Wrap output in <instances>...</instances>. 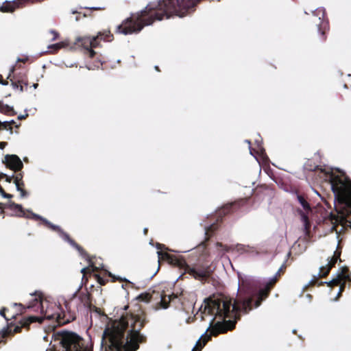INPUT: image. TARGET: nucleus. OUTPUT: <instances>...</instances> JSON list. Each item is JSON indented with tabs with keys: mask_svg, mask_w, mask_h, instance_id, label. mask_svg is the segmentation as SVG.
<instances>
[{
	"mask_svg": "<svg viewBox=\"0 0 351 351\" xmlns=\"http://www.w3.org/2000/svg\"><path fill=\"white\" fill-rule=\"evenodd\" d=\"M249 294L241 300H234V303L226 298L205 299L195 317L206 322L208 326L191 351H200L204 346L210 338L206 335L208 330L210 329L213 335L225 332L234 327V322L231 321L232 319H235L241 313L251 311L254 295L251 292Z\"/></svg>",
	"mask_w": 351,
	"mask_h": 351,
	"instance_id": "f257e3e1",
	"label": "nucleus"
},
{
	"mask_svg": "<svg viewBox=\"0 0 351 351\" xmlns=\"http://www.w3.org/2000/svg\"><path fill=\"white\" fill-rule=\"evenodd\" d=\"M196 0H160L149 3L144 10L132 14L117 27V32L125 35L139 32L144 25H151L154 20L169 19L175 14L184 16L185 12L195 4Z\"/></svg>",
	"mask_w": 351,
	"mask_h": 351,
	"instance_id": "f03ea898",
	"label": "nucleus"
},
{
	"mask_svg": "<svg viewBox=\"0 0 351 351\" xmlns=\"http://www.w3.org/2000/svg\"><path fill=\"white\" fill-rule=\"evenodd\" d=\"M143 326V322L132 315L109 322L104 331L101 351H136L143 340L139 333Z\"/></svg>",
	"mask_w": 351,
	"mask_h": 351,
	"instance_id": "7ed1b4c3",
	"label": "nucleus"
},
{
	"mask_svg": "<svg viewBox=\"0 0 351 351\" xmlns=\"http://www.w3.org/2000/svg\"><path fill=\"white\" fill-rule=\"evenodd\" d=\"M320 179L330 184L335 196L337 215L330 213L332 229L340 224L343 228H351V180L339 171L324 170L318 173Z\"/></svg>",
	"mask_w": 351,
	"mask_h": 351,
	"instance_id": "20e7f679",
	"label": "nucleus"
},
{
	"mask_svg": "<svg viewBox=\"0 0 351 351\" xmlns=\"http://www.w3.org/2000/svg\"><path fill=\"white\" fill-rule=\"evenodd\" d=\"M10 207L11 209H12L14 210L19 211L20 213V214H19V216H20V217H25L27 218H34V219H39L43 220L47 225H48L53 230L58 231L60 233V237H62V238L63 239L68 241L72 246L76 247V249H77V250L79 251L80 254L82 256H84L83 250L79 245H77L73 240H71L67 234L62 232L58 226L51 224L47 220L43 219L40 216L36 215L33 213H31V212H28V213H25V211L23 210L21 205H20V204L12 203L10 204Z\"/></svg>",
	"mask_w": 351,
	"mask_h": 351,
	"instance_id": "39448f33",
	"label": "nucleus"
},
{
	"mask_svg": "<svg viewBox=\"0 0 351 351\" xmlns=\"http://www.w3.org/2000/svg\"><path fill=\"white\" fill-rule=\"evenodd\" d=\"M60 343L62 345V351H92L85 346L84 341L73 332L64 333L61 337Z\"/></svg>",
	"mask_w": 351,
	"mask_h": 351,
	"instance_id": "423d86ee",
	"label": "nucleus"
},
{
	"mask_svg": "<svg viewBox=\"0 0 351 351\" xmlns=\"http://www.w3.org/2000/svg\"><path fill=\"white\" fill-rule=\"evenodd\" d=\"M296 199L299 204V206L296 208V212L303 223L304 234L308 236L311 227L309 217L312 213V209L309 203L302 195L297 193Z\"/></svg>",
	"mask_w": 351,
	"mask_h": 351,
	"instance_id": "0eeeda50",
	"label": "nucleus"
},
{
	"mask_svg": "<svg viewBox=\"0 0 351 351\" xmlns=\"http://www.w3.org/2000/svg\"><path fill=\"white\" fill-rule=\"evenodd\" d=\"M99 36L90 37H78L76 39L75 44L82 46L87 51V54L89 57L93 58L95 55V51L93 48L96 47L98 45L97 39Z\"/></svg>",
	"mask_w": 351,
	"mask_h": 351,
	"instance_id": "6e6552de",
	"label": "nucleus"
},
{
	"mask_svg": "<svg viewBox=\"0 0 351 351\" xmlns=\"http://www.w3.org/2000/svg\"><path fill=\"white\" fill-rule=\"evenodd\" d=\"M46 318L47 319L51 320V319H56L57 323L58 325L64 324L65 323L68 322V320H64L63 318L61 317L60 314L56 313V314H50L47 311L45 313L44 316H30L29 317V321L30 322H38L39 323L43 322V319Z\"/></svg>",
	"mask_w": 351,
	"mask_h": 351,
	"instance_id": "1a4fd4ad",
	"label": "nucleus"
},
{
	"mask_svg": "<svg viewBox=\"0 0 351 351\" xmlns=\"http://www.w3.org/2000/svg\"><path fill=\"white\" fill-rule=\"evenodd\" d=\"M281 269H280L276 273L275 276L271 278L269 281L266 283V288L264 289H261L259 291L257 298L254 302V306L258 307L260 306L261 301L267 296L268 292L270 289V287L276 282L277 280L276 276L279 274Z\"/></svg>",
	"mask_w": 351,
	"mask_h": 351,
	"instance_id": "9d476101",
	"label": "nucleus"
},
{
	"mask_svg": "<svg viewBox=\"0 0 351 351\" xmlns=\"http://www.w3.org/2000/svg\"><path fill=\"white\" fill-rule=\"evenodd\" d=\"M6 165L14 171L20 170L23 167V162L16 155H6L5 157Z\"/></svg>",
	"mask_w": 351,
	"mask_h": 351,
	"instance_id": "9b49d317",
	"label": "nucleus"
},
{
	"mask_svg": "<svg viewBox=\"0 0 351 351\" xmlns=\"http://www.w3.org/2000/svg\"><path fill=\"white\" fill-rule=\"evenodd\" d=\"M33 301L27 306L28 308H33L35 311H40L42 314L44 313V306L43 298L40 293L36 292L34 294Z\"/></svg>",
	"mask_w": 351,
	"mask_h": 351,
	"instance_id": "f8f14e48",
	"label": "nucleus"
},
{
	"mask_svg": "<svg viewBox=\"0 0 351 351\" xmlns=\"http://www.w3.org/2000/svg\"><path fill=\"white\" fill-rule=\"evenodd\" d=\"M313 14L318 17L319 21L322 20L320 23L318 25V29L322 34H324V31L328 28V22L324 20L325 16V10L323 8H318L314 11Z\"/></svg>",
	"mask_w": 351,
	"mask_h": 351,
	"instance_id": "ddd939ff",
	"label": "nucleus"
},
{
	"mask_svg": "<svg viewBox=\"0 0 351 351\" xmlns=\"http://www.w3.org/2000/svg\"><path fill=\"white\" fill-rule=\"evenodd\" d=\"M190 274L195 279L202 280L208 278L210 275L209 268H192L190 269Z\"/></svg>",
	"mask_w": 351,
	"mask_h": 351,
	"instance_id": "4468645a",
	"label": "nucleus"
},
{
	"mask_svg": "<svg viewBox=\"0 0 351 351\" xmlns=\"http://www.w3.org/2000/svg\"><path fill=\"white\" fill-rule=\"evenodd\" d=\"M340 253L335 252L333 257L328 261L326 266H323L320 268L319 275L324 276L328 274L331 267L335 264L337 259L339 258Z\"/></svg>",
	"mask_w": 351,
	"mask_h": 351,
	"instance_id": "2eb2a0df",
	"label": "nucleus"
},
{
	"mask_svg": "<svg viewBox=\"0 0 351 351\" xmlns=\"http://www.w3.org/2000/svg\"><path fill=\"white\" fill-rule=\"evenodd\" d=\"M348 269L346 267L341 268L337 273L336 278H333L328 282V285H339L341 280L349 279L348 275L346 274Z\"/></svg>",
	"mask_w": 351,
	"mask_h": 351,
	"instance_id": "dca6fc26",
	"label": "nucleus"
},
{
	"mask_svg": "<svg viewBox=\"0 0 351 351\" xmlns=\"http://www.w3.org/2000/svg\"><path fill=\"white\" fill-rule=\"evenodd\" d=\"M19 6V0L6 1L1 7V10L5 12H12Z\"/></svg>",
	"mask_w": 351,
	"mask_h": 351,
	"instance_id": "f3484780",
	"label": "nucleus"
},
{
	"mask_svg": "<svg viewBox=\"0 0 351 351\" xmlns=\"http://www.w3.org/2000/svg\"><path fill=\"white\" fill-rule=\"evenodd\" d=\"M246 142L249 144V145H250V141H246ZM256 145H257V149H253L252 150L251 148H250V146H249V148H250V154L252 155V156H254V152H255L256 154H258V155H261V156H263V154H264V149L263 147L261 146V141L258 139H256L255 141Z\"/></svg>",
	"mask_w": 351,
	"mask_h": 351,
	"instance_id": "a211bd4d",
	"label": "nucleus"
},
{
	"mask_svg": "<svg viewBox=\"0 0 351 351\" xmlns=\"http://www.w3.org/2000/svg\"><path fill=\"white\" fill-rule=\"evenodd\" d=\"M0 112L1 113L8 114L10 115L15 114L13 107L0 102Z\"/></svg>",
	"mask_w": 351,
	"mask_h": 351,
	"instance_id": "6ab92c4d",
	"label": "nucleus"
},
{
	"mask_svg": "<svg viewBox=\"0 0 351 351\" xmlns=\"http://www.w3.org/2000/svg\"><path fill=\"white\" fill-rule=\"evenodd\" d=\"M157 254H158L159 261L160 260H167L169 263H172L173 261V258L169 254H167L166 252H162L159 250L157 252Z\"/></svg>",
	"mask_w": 351,
	"mask_h": 351,
	"instance_id": "aec40b11",
	"label": "nucleus"
},
{
	"mask_svg": "<svg viewBox=\"0 0 351 351\" xmlns=\"http://www.w3.org/2000/svg\"><path fill=\"white\" fill-rule=\"evenodd\" d=\"M66 45L64 42H61V43H56V44H53V45H49L48 49L51 52H55V51L59 50L60 49H62V48L64 47Z\"/></svg>",
	"mask_w": 351,
	"mask_h": 351,
	"instance_id": "412c9836",
	"label": "nucleus"
},
{
	"mask_svg": "<svg viewBox=\"0 0 351 351\" xmlns=\"http://www.w3.org/2000/svg\"><path fill=\"white\" fill-rule=\"evenodd\" d=\"M236 247H237V250L241 252L249 253V252H253V247H250L248 245L245 246L242 244H238V245H237Z\"/></svg>",
	"mask_w": 351,
	"mask_h": 351,
	"instance_id": "4be33fe9",
	"label": "nucleus"
},
{
	"mask_svg": "<svg viewBox=\"0 0 351 351\" xmlns=\"http://www.w3.org/2000/svg\"><path fill=\"white\" fill-rule=\"evenodd\" d=\"M99 38H101V39H104L105 41H110L111 40V36L110 32L109 31H104L102 33H99L98 35Z\"/></svg>",
	"mask_w": 351,
	"mask_h": 351,
	"instance_id": "5701e85b",
	"label": "nucleus"
},
{
	"mask_svg": "<svg viewBox=\"0 0 351 351\" xmlns=\"http://www.w3.org/2000/svg\"><path fill=\"white\" fill-rule=\"evenodd\" d=\"M14 183L15 184L16 188L24 185V183L22 181L21 174L16 175L14 178Z\"/></svg>",
	"mask_w": 351,
	"mask_h": 351,
	"instance_id": "b1692460",
	"label": "nucleus"
},
{
	"mask_svg": "<svg viewBox=\"0 0 351 351\" xmlns=\"http://www.w3.org/2000/svg\"><path fill=\"white\" fill-rule=\"evenodd\" d=\"M0 194L5 198H11L12 197V195L5 193L1 186H0Z\"/></svg>",
	"mask_w": 351,
	"mask_h": 351,
	"instance_id": "393cba45",
	"label": "nucleus"
},
{
	"mask_svg": "<svg viewBox=\"0 0 351 351\" xmlns=\"http://www.w3.org/2000/svg\"><path fill=\"white\" fill-rule=\"evenodd\" d=\"M16 190L21 193V196L22 197H24L27 196V192L25 190H23L21 188V186H19V187L16 188Z\"/></svg>",
	"mask_w": 351,
	"mask_h": 351,
	"instance_id": "a878e982",
	"label": "nucleus"
},
{
	"mask_svg": "<svg viewBox=\"0 0 351 351\" xmlns=\"http://www.w3.org/2000/svg\"><path fill=\"white\" fill-rule=\"evenodd\" d=\"M50 33L53 35V37L52 38L51 40H55L58 38V34L56 31H54V30H51Z\"/></svg>",
	"mask_w": 351,
	"mask_h": 351,
	"instance_id": "bb28decb",
	"label": "nucleus"
},
{
	"mask_svg": "<svg viewBox=\"0 0 351 351\" xmlns=\"http://www.w3.org/2000/svg\"><path fill=\"white\" fill-rule=\"evenodd\" d=\"M9 125V121H5L2 122V124H1V128H5L7 129L8 126Z\"/></svg>",
	"mask_w": 351,
	"mask_h": 351,
	"instance_id": "cd10ccee",
	"label": "nucleus"
},
{
	"mask_svg": "<svg viewBox=\"0 0 351 351\" xmlns=\"http://www.w3.org/2000/svg\"><path fill=\"white\" fill-rule=\"evenodd\" d=\"M343 289H344V283L340 287L335 300H337V298L339 297V295H340L341 293L343 291Z\"/></svg>",
	"mask_w": 351,
	"mask_h": 351,
	"instance_id": "c85d7f7f",
	"label": "nucleus"
},
{
	"mask_svg": "<svg viewBox=\"0 0 351 351\" xmlns=\"http://www.w3.org/2000/svg\"><path fill=\"white\" fill-rule=\"evenodd\" d=\"M217 247H221V250L223 252L228 251V248L226 247L223 246L221 243H217Z\"/></svg>",
	"mask_w": 351,
	"mask_h": 351,
	"instance_id": "c756f323",
	"label": "nucleus"
},
{
	"mask_svg": "<svg viewBox=\"0 0 351 351\" xmlns=\"http://www.w3.org/2000/svg\"><path fill=\"white\" fill-rule=\"evenodd\" d=\"M14 69H15V66H11V68H10V73H9L8 77L10 76V75H11L12 73H14Z\"/></svg>",
	"mask_w": 351,
	"mask_h": 351,
	"instance_id": "7c9ffc66",
	"label": "nucleus"
},
{
	"mask_svg": "<svg viewBox=\"0 0 351 351\" xmlns=\"http://www.w3.org/2000/svg\"><path fill=\"white\" fill-rule=\"evenodd\" d=\"M5 308L2 309V310L0 311V315L6 319V317H5Z\"/></svg>",
	"mask_w": 351,
	"mask_h": 351,
	"instance_id": "2f4dec72",
	"label": "nucleus"
},
{
	"mask_svg": "<svg viewBox=\"0 0 351 351\" xmlns=\"http://www.w3.org/2000/svg\"><path fill=\"white\" fill-rule=\"evenodd\" d=\"M27 116V114H26L25 115H22V114H21V115H19V116L18 117V119H23L25 118Z\"/></svg>",
	"mask_w": 351,
	"mask_h": 351,
	"instance_id": "473e14b6",
	"label": "nucleus"
},
{
	"mask_svg": "<svg viewBox=\"0 0 351 351\" xmlns=\"http://www.w3.org/2000/svg\"><path fill=\"white\" fill-rule=\"evenodd\" d=\"M5 176V175L4 176ZM12 177L7 176H6V181L10 182Z\"/></svg>",
	"mask_w": 351,
	"mask_h": 351,
	"instance_id": "72a5a7b5",
	"label": "nucleus"
},
{
	"mask_svg": "<svg viewBox=\"0 0 351 351\" xmlns=\"http://www.w3.org/2000/svg\"><path fill=\"white\" fill-rule=\"evenodd\" d=\"M156 247L158 250H161L162 248V245L161 244L158 243L157 245H156Z\"/></svg>",
	"mask_w": 351,
	"mask_h": 351,
	"instance_id": "f704fd0d",
	"label": "nucleus"
},
{
	"mask_svg": "<svg viewBox=\"0 0 351 351\" xmlns=\"http://www.w3.org/2000/svg\"><path fill=\"white\" fill-rule=\"evenodd\" d=\"M4 146H5V143H0V149H3Z\"/></svg>",
	"mask_w": 351,
	"mask_h": 351,
	"instance_id": "c9c22d12",
	"label": "nucleus"
},
{
	"mask_svg": "<svg viewBox=\"0 0 351 351\" xmlns=\"http://www.w3.org/2000/svg\"><path fill=\"white\" fill-rule=\"evenodd\" d=\"M315 191V193L317 194V195L322 199V197H321V195H319V193L317 191Z\"/></svg>",
	"mask_w": 351,
	"mask_h": 351,
	"instance_id": "e433bc0d",
	"label": "nucleus"
},
{
	"mask_svg": "<svg viewBox=\"0 0 351 351\" xmlns=\"http://www.w3.org/2000/svg\"><path fill=\"white\" fill-rule=\"evenodd\" d=\"M86 269H87L86 268H82V269H81V272H82V273H83V274H84Z\"/></svg>",
	"mask_w": 351,
	"mask_h": 351,
	"instance_id": "4c0bfd02",
	"label": "nucleus"
},
{
	"mask_svg": "<svg viewBox=\"0 0 351 351\" xmlns=\"http://www.w3.org/2000/svg\"><path fill=\"white\" fill-rule=\"evenodd\" d=\"M14 88H19V86L16 83H12Z\"/></svg>",
	"mask_w": 351,
	"mask_h": 351,
	"instance_id": "58836bf2",
	"label": "nucleus"
},
{
	"mask_svg": "<svg viewBox=\"0 0 351 351\" xmlns=\"http://www.w3.org/2000/svg\"><path fill=\"white\" fill-rule=\"evenodd\" d=\"M240 290H241V291H243V285H241Z\"/></svg>",
	"mask_w": 351,
	"mask_h": 351,
	"instance_id": "ea45409f",
	"label": "nucleus"
},
{
	"mask_svg": "<svg viewBox=\"0 0 351 351\" xmlns=\"http://www.w3.org/2000/svg\"><path fill=\"white\" fill-rule=\"evenodd\" d=\"M25 60H23V59H21V58H18L17 61L19 62V61H23L24 62Z\"/></svg>",
	"mask_w": 351,
	"mask_h": 351,
	"instance_id": "a19ab883",
	"label": "nucleus"
},
{
	"mask_svg": "<svg viewBox=\"0 0 351 351\" xmlns=\"http://www.w3.org/2000/svg\"><path fill=\"white\" fill-rule=\"evenodd\" d=\"M33 86H34V88H37V86H38V84H34L33 85Z\"/></svg>",
	"mask_w": 351,
	"mask_h": 351,
	"instance_id": "79ce46f5",
	"label": "nucleus"
},
{
	"mask_svg": "<svg viewBox=\"0 0 351 351\" xmlns=\"http://www.w3.org/2000/svg\"><path fill=\"white\" fill-rule=\"evenodd\" d=\"M5 175L3 173H0V180Z\"/></svg>",
	"mask_w": 351,
	"mask_h": 351,
	"instance_id": "37998d69",
	"label": "nucleus"
},
{
	"mask_svg": "<svg viewBox=\"0 0 351 351\" xmlns=\"http://www.w3.org/2000/svg\"><path fill=\"white\" fill-rule=\"evenodd\" d=\"M143 232H144V234H145L147 233V228H145V229H144V230H143Z\"/></svg>",
	"mask_w": 351,
	"mask_h": 351,
	"instance_id": "c03bdc74",
	"label": "nucleus"
},
{
	"mask_svg": "<svg viewBox=\"0 0 351 351\" xmlns=\"http://www.w3.org/2000/svg\"><path fill=\"white\" fill-rule=\"evenodd\" d=\"M14 123V121H13V120L10 121H9V125H10V123Z\"/></svg>",
	"mask_w": 351,
	"mask_h": 351,
	"instance_id": "a18cd8bd",
	"label": "nucleus"
},
{
	"mask_svg": "<svg viewBox=\"0 0 351 351\" xmlns=\"http://www.w3.org/2000/svg\"><path fill=\"white\" fill-rule=\"evenodd\" d=\"M20 90L23 91V86H20Z\"/></svg>",
	"mask_w": 351,
	"mask_h": 351,
	"instance_id": "49530a36",
	"label": "nucleus"
},
{
	"mask_svg": "<svg viewBox=\"0 0 351 351\" xmlns=\"http://www.w3.org/2000/svg\"><path fill=\"white\" fill-rule=\"evenodd\" d=\"M155 69H156L157 71H158V66H155Z\"/></svg>",
	"mask_w": 351,
	"mask_h": 351,
	"instance_id": "de8ad7c7",
	"label": "nucleus"
},
{
	"mask_svg": "<svg viewBox=\"0 0 351 351\" xmlns=\"http://www.w3.org/2000/svg\"><path fill=\"white\" fill-rule=\"evenodd\" d=\"M1 84H2L3 85H6L8 83H3V82H1Z\"/></svg>",
	"mask_w": 351,
	"mask_h": 351,
	"instance_id": "09e8293b",
	"label": "nucleus"
},
{
	"mask_svg": "<svg viewBox=\"0 0 351 351\" xmlns=\"http://www.w3.org/2000/svg\"><path fill=\"white\" fill-rule=\"evenodd\" d=\"M163 308H167V306L165 305V306H163Z\"/></svg>",
	"mask_w": 351,
	"mask_h": 351,
	"instance_id": "8fccbe9b",
	"label": "nucleus"
}]
</instances>
